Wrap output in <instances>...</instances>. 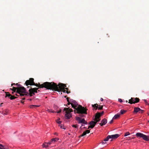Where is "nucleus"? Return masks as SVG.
<instances>
[{
    "label": "nucleus",
    "mask_w": 149,
    "mask_h": 149,
    "mask_svg": "<svg viewBox=\"0 0 149 149\" xmlns=\"http://www.w3.org/2000/svg\"><path fill=\"white\" fill-rule=\"evenodd\" d=\"M18 94L17 93H16V94H15V95H16L17 96H20L19 94L18 95Z\"/></svg>",
    "instance_id": "obj_46"
},
{
    "label": "nucleus",
    "mask_w": 149,
    "mask_h": 149,
    "mask_svg": "<svg viewBox=\"0 0 149 149\" xmlns=\"http://www.w3.org/2000/svg\"><path fill=\"white\" fill-rule=\"evenodd\" d=\"M72 126L73 127H74L75 128H77V124L75 125H72Z\"/></svg>",
    "instance_id": "obj_33"
},
{
    "label": "nucleus",
    "mask_w": 149,
    "mask_h": 149,
    "mask_svg": "<svg viewBox=\"0 0 149 149\" xmlns=\"http://www.w3.org/2000/svg\"><path fill=\"white\" fill-rule=\"evenodd\" d=\"M3 103H1V104H0V106H2V104H3Z\"/></svg>",
    "instance_id": "obj_53"
},
{
    "label": "nucleus",
    "mask_w": 149,
    "mask_h": 149,
    "mask_svg": "<svg viewBox=\"0 0 149 149\" xmlns=\"http://www.w3.org/2000/svg\"><path fill=\"white\" fill-rule=\"evenodd\" d=\"M90 132V130H86L85 131L83 132V134L79 136V138H80L82 136H84L86 134H88Z\"/></svg>",
    "instance_id": "obj_12"
},
{
    "label": "nucleus",
    "mask_w": 149,
    "mask_h": 149,
    "mask_svg": "<svg viewBox=\"0 0 149 149\" xmlns=\"http://www.w3.org/2000/svg\"><path fill=\"white\" fill-rule=\"evenodd\" d=\"M89 128H90V126H88V129H89Z\"/></svg>",
    "instance_id": "obj_54"
},
{
    "label": "nucleus",
    "mask_w": 149,
    "mask_h": 149,
    "mask_svg": "<svg viewBox=\"0 0 149 149\" xmlns=\"http://www.w3.org/2000/svg\"><path fill=\"white\" fill-rule=\"evenodd\" d=\"M76 120L78 121L79 123H83L85 124H87V122L85 121L84 119H81V118L79 117H76Z\"/></svg>",
    "instance_id": "obj_9"
},
{
    "label": "nucleus",
    "mask_w": 149,
    "mask_h": 149,
    "mask_svg": "<svg viewBox=\"0 0 149 149\" xmlns=\"http://www.w3.org/2000/svg\"><path fill=\"white\" fill-rule=\"evenodd\" d=\"M57 139V138L53 139L51 140V142H52V143H54L56 141Z\"/></svg>",
    "instance_id": "obj_28"
},
{
    "label": "nucleus",
    "mask_w": 149,
    "mask_h": 149,
    "mask_svg": "<svg viewBox=\"0 0 149 149\" xmlns=\"http://www.w3.org/2000/svg\"><path fill=\"white\" fill-rule=\"evenodd\" d=\"M143 112V111H141V113H142Z\"/></svg>",
    "instance_id": "obj_55"
},
{
    "label": "nucleus",
    "mask_w": 149,
    "mask_h": 149,
    "mask_svg": "<svg viewBox=\"0 0 149 149\" xmlns=\"http://www.w3.org/2000/svg\"><path fill=\"white\" fill-rule=\"evenodd\" d=\"M119 136V135L118 134L110 135L111 139H115L118 137Z\"/></svg>",
    "instance_id": "obj_13"
},
{
    "label": "nucleus",
    "mask_w": 149,
    "mask_h": 149,
    "mask_svg": "<svg viewBox=\"0 0 149 149\" xmlns=\"http://www.w3.org/2000/svg\"><path fill=\"white\" fill-rule=\"evenodd\" d=\"M16 98H17V97H15L14 96L12 95H11L10 97H9V98H10L11 100L14 99Z\"/></svg>",
    "instance_id": "obj_27"
},
{
    "label": "nucleus",
    "mask_w": 149,
    "mask_h": 149,
    "mask_svg": "<svg viewBox=\"0 0 149 149\" xmlns=\"http://www.w3.org/2000/svg\"><path fill=\"white\" fill-rule=\"evenodd\" d=\"M102 144L104 145V144L106 143V142H102Z\"/></svg>",
    "instance_id": "obj_50"
},
{
    "label": "nucleus",
    "mask_w": 149,
    "mask_h": 149,
    "mask_svg": "<svg viewBox=\"0 0 149 149\" xmlns=\"http://www.w3.org/2000/svg\"><path fill=\"white\" fill-rule=\"evenodd\" d=\"M66 97V96H65V97Z\"/></svg>",
    "instance_id": "obj_60"
},
{
    "label": "nucleus",
    "mask_w": 149,
    "mask_h": 149,
    "mask_svg": "<svg viewBox=\"0 0 149 149\" xmlns=\"http://www.w3.org/2000/svg\"><path fill=\"white\" fill-rule=\"evenodd\" d=\"M69 98H70L68 97L67 98V99H67V101L68 102H69Z\"/></svg>",
    "instance_id": "obj_45"
},
{
    "label": "nucleus",
    "mask_w": 149,
    "mask_h": 149,
    "mask_svg": "<svg viewBox=\"0 0 149 149\" xmlns=\"http://www.w3.org/2000/svg\"><path fill=\"white\" fill-rule=\"evenodd\" d=\"M60 127L61 129H65V128H64V126L63 125H60Z\"/></svg>",
    "instance_id": "obj_34"
},
{
    "label": "nucleus",
    "mask_w": 149,
    "mask_h": 149,
    "mask_svg": "<svg viewBox=\"0 0 149 149\" xmlns=\"http://www.w3.org/2000/svg\"><path fill=\"white\" fill-rule=\"evenodd\" d=\"M61 112V110L60 109L59 111L57 112V113H59Z\"/></svg>",
    "instance_id": "obj_43"
},
{
    "label": "nucleus",
    "mask_w": 149,
    "mask_h": 149,
    "mask_svg": "<svg viewBox=\"0 0 149 149\" xmlns=\"http://www.w3.org/2000/svg\"><path fill=\"white\" fill-rule=\"evenodd\" d=\"M75 112H76V110H74V112L75 113Z\"/></svg>",
    "instance_id": "obj_58"
},
{
    "label": "nucleus",
    "mask_w": 149,
    "mask_h": 149,
    "mask_svg": "<svg viewBox=\"0 0 149 149\" xmlns=\"http://www.w3.org/2000/svg\"><path fill=\"white\" fill-rule=\"evenodd\" d=\"M126 102H127V101L126 100Z\"/></svg>",
    "instance_id": "obj_59"
},
{
    "label": "nucleus",
    "mask_w": 149,
    "mask_h": 149,
    "mask_svg": "<svg viewBox=\"0 0 149 149\" xmlns=\"http://www.w3.org/2000/svg\"><path fill=\"white\" fill-rule=\"evenodd\" d=\"M100 100L101 101H102L103 100V99L102 98H101Z\"/></svg>",
    "instance_id": "obj_48"
},
{
    "label": "nucleus",
    "mask_w": 149,
    "mask_h": 149,
    "mask_svg": "<svg viewBox=\"0 0 149 149\" xmlns=\"http://www.w3.org/2000/svg\"><path fill=\"white\" fill-rule=\"evenodd\" d=\"M6 93V95L5 96L6 97H8V98H9V97H10L11 95L10 94L9 92H7V93Z\"/></svg>",
    "instance_id": "obj_25"
},
{
    "label": "nucleus",
    "mask_w": 149,
    "mask_h": 149,
    "mask_svg": "<svg viewBox=\"0 0 149 149\" xmlns=\"http://www.w3.org/2000/svg\"><path fill=\"white\" fill-rule=\"evenodd\" d=\"M38 88H31V90L33 91V92L36 93H37L38 92V91H39V90H38Z\"/></svg>",
    "instance_id": "obj_19"
},
{
    "label": "nucleus",
    "mask_w": 149,
    "mask_h": 149,
    "mask_svg": "<svg viewBox=\"0 0 149 149\" xmlns=\"http://www.w3.org/2000/svg\"><path fill=\"white\" fill-rule=\"evenodd\" d=\"M89 124L90 125V128L92 129L95 127V125L96 124V122H94V121H91L89 123Z\"/></svg>",
    "instance_id": "obj_11"
},
{
    "label": "nucleus",
    "mask_w": 149,
    "mask_h": 149,
    "mask_svg": "<svg viewBox=\"0 0 149 149\" xmlns=\"http://www.w3.org/2000/svg\"><path fill=\"white\" fill-rule=\"evenodd\" d=\"M18 87H13V88L11 89L14 92H16L17 90H18Z\"/></svg>",
    "instance_id": "obj_20"
},
{
    "label": "nucleus",
    "mask_w": 149,
    "mask_h": 149,
    "mask_svg": "<svg viewBox=\"0 0 149 149\" xmlns=\"http://www.w3.org/2000/svg\"><path fill=\"white\" fill-rule=\"evenodd\" d=\"M42 146L43 148H47L49 146V145L47 144V143H45L42 144Z\"/></svg>",
    "instance_id": "obj_23"
},
{
    "label": "nucleus",
    "mask_w": 149,
    "mask_h": 149,
    "mask_svg": "<svg viewBox=\"0 0 149 149\" xmlns=\"http://www.w3.org/2000/svg\"><path fill=\"white\" fill-rule=\"evenodd\" d=\"M21 102L23 104L24 103V101L23 102L22 101H21Z\"/></svg>",
    "instance_id": "obj_52"
},
{
    "label": "nucleus",
    "mask_w": 149,
    "mask_h": 149,
    "mask_svg": "<svg viewBox=\"0 0 149 149\" xmlns=\"http://www.w3.org/2000/svg\"><path fill=\"white\" fill-rule=\"evenodd\" d=\"M113 122V120H111V121L109 122V123L111 124Z\"/></svg>",
    "instance_id": "obj_44"
},
{
    "label": "nucleus",
    "mask_w": 149,
    "mask_h": 149,
    "mask_svg": "<svg viewBox=\"0 0 149 149\" xmlns=\"http://www.w3.org/2000/svg\"><path fill=\"white\" fill-rule=\"evenodd\" d=\"M139 99L138 98L131 97V99L129 100L128 103L132 104L139 102Z\"/></svg>",
    "instance_id": "obj_7"
},
{
    "label": "nucleus",
    "mask_w": 149,
    "mask_h": 149,
    "mask_svg": "<svg viewBox=\"0 0 149 149\" xmlns=\"http://www.w3.org/2000/svg\"><path fill=\"white\" fill-rule=\"evenodd\" d=\"M0 149H8V148H4V146L2 144H0Z\"/></svg>",
    "instance_id": "obj_31"
},
{
    "label": "nucleus",
    "mask_w": 149,
    "mask_h": 149,
    "mask_svg": "<svg viewBox=\"0 0 149 149\" xmlns=\"http://www.w3.org/2000/svg\"><path fill=\"white\" fill-rule=\"evenodd\" d=\"M104 113V112L103 111H102L101 113H100V116H102L103 115Z\"/></svg>",
    "instance_id": "obj_40"
},
{
    "label": "nucleus",
    "mask_w": 149,
    "mask_h": 149,
    "mask_svg": "<svg viewBox=\"0 0 149 149\" xmlns=\"http://www.w3.org/2000/svg\"><path fill=\"white\" fill-rule=\"evenodd\" d=\"M60 118H58L56 121V122H57V123L59 124H60L61 123V121H60Z\"/></svg>",
    "instance_id": "obj_30"
},
{
    "label": "nucleus",
    "mask_w": 149,
    "mask_h": 149,
    "mask_svg": "<svg viewBox=\"0 0 149 149\" xmlns=\"http://www.w3.org/2000/svg\"><path fill=\"white\" fill-rule=\"evenodd\" d=\"M16 85V84L15 83H13V84H11V86H13V85Z\"/></svg>",
    "instance_id": "obj_49"
},
{
    "label": "nucleus",
    "mask_w": 149,
    "mask_h": 149,
    "mask_svg": "<svg viewBox=\"0 0 149 149\" xmlns=\"http://www.w3.org/2000/svg\"><path fill=\"white\" fill-rule=\"evenodd\" d=\"M37 87H38L39 88H45L47 89L52 90L56 91H58L59 89H58L57 86L56 85V84L54 82H46L42 84H40L39 83L35 84H33Z\"/></svg>",
    "instance_id": "obj_2"
},
{
    "label": "nucleus",
    "mask_w": 149,
    "mask_h": 149,
    "mask_svg": "<svg viewBox=\"0 0 149 149\" xmlns=\"http://www.w3.org/2000/svg\"><path fill=\"white\" fill-rule=\"evenodd\" d=\"M107 123V120L106 118H104L101 120V122L99 124L101 126H102L105 125Z\"/></svg>",
    "instance_id": "obj_10"
},
{
    "label": "nucleus",
    "mask_w": 149,
    "mask_h": 149,
    "mask_svg": "<svg viewBox=\"0 0 149 149\" xmlns=\"http://www.w3.org/2000/svg\"><path fill=\"white\" fill-rule=\"evenodd\" d=\"M39 106H39V105H31L30 106V107L31 108H35L36 107H39Z\"/></svg>",
    "instance_id": "obj_24"
},
{
    "label": "nucleus",
    "mask_w": 149,
    "mask_h": 149,
    "mask_svg": "<svg viewBox=\"0 0 149 149\" xmlns=\"http://www.w3.org/2000/svg\"><path fill=\"white\" fill-rule=\"evenodd\" d=\"M16 85L18 86V87L21 86V85L19 84H18L17 83L16 84Z\"/></svg>",
    "instance_id": "obj_37"
},
{
    "label": "nucleus",
    "mask_w": 149,
    "mask_h": 149,
    "mask_svg": "<svg viewBox=\"0 0 149 149\" xmlns=\"http://www.w3.org/2000/svg\"><path fill=\"white\" fill-rule=\"evenodd\" d=\"M93 107V110H96L98 108V105L97 104H95L94 105H92Z\"/></svg>",
    "instance_id": "obj_16"
},
{
    "label": "nucleus",
    "mask_w": 149,
    "mask_h": 149,
    "mask_svg": "<svg viewBox=\"0 0 149 149\" xmlns=\"http://www.w3.org/2000/svg\"><path fill=\"white\" fill-rule=\"evenodd\" d=\"M118 101L120 102H123L122 100L121 99H118Z\"/></svg>",
    "instance_id": "obj_39"
},
{
    "label": "nucleus",
    "mask_w": 149,
    "mask_h": 149,
    "mask_svg": "<svg viewBox=\"0 0 149 149\" xmlns=\"http://www.w3.org/2000/svg\"><path fill=\"white\" fill-rule=\"evenodd\" d=\"M94 121H94V122H96V123L97 122H98V121H97V119L96 118H94L93 120Z\"/></svg>",
    "instance_id": "obj_38"
},
{
    "label": "nucleus",
    "mask_w": 149,
    "mask_h": 149,
    "mask_svg": "<svg viewBox=\"0 0 149 149\" xmlns=\"http://www.w3.org/2000/svg\"><path fill=\"white\" fill-rule=\"evenodd\" d=\"M12 93L13 94V92H12Z\"/></svg>",
    "instance_id": "obj_61"
},
{
    "label": "nucleus",
    "mask_w": 149,
    "mask_h": 149,
    "mask_svg": "<svg viewBox=\"0 0 149 149\" xmlns=\"http://www.w3.org/2000/svg\"><path fill=\"white\" fill-rule=\"evenodd\" d=\"M102 109H103V106H100V107H99L98 108V109L99 110H102Z\"/></svg>",
    "instance_id": "obj_35"
},
{
    "label": "nucleus",
    "mask_w": 149,
    "mask_h": 149,
    "mask_svg": "<svg viewBox=\"0 0 149 149\" xmlns=\"http://www.w3.org/2000/svg\"><path fill=\"white\" fill-rule=\"evenodd\" d=\"M56 85L57 86L58 89H59L60 91L58 92L63 91V92H65L66 91V93L68 94L70 93V91H68L69 89L68 88H65L66 87L65 84L62 83H59L58 85L56 84Z\"/></svg>",
    "instance_id": "obj_4"
},
{
    "label": "nucleus",
    "mask_w": 149,
    "mask_h": 149,
    "mask_svg": "<svg viewBox=\"0 0 149 149\" xmlns=\"http://www.w3.org/2000/svg\"><path fill=\"white\" fill-rule=\"evenodd\" d=\"M71 104L72 107L76 109L77 113L79 114V116L81 117H84L85 116L84 114H87V111L88 110L86 108L82 107L81 105H78L77 102L73 100H70Z\"/></svg>",
    "instance_id": "obj_1"
},
{
    "label": "nucleus",
    "mask_w": 149,
    "mask_h": 149,
    "mask_svg": "<svg viewBox=\"0 0 149 149\" xmlns=\"http://www.w3.org/2000/svg\"><path fill=\"white\" fill-rule=\"evenodd\" d=\"M71 102H68V104L70 105V104H71Z\"/></svg>",
    "instance_id": "obj_47"
},
{
    "label": "nucleus",
    "mask_w": 149,
    "mask_h": 149,
    "mask_svg": "<svg viewBox=\"0 0 149 149\" xmlns=\"http://www.w3.org/2000/svg\"><path fill=\"white\" fill-rule=\"evenodd\" d=\"M16 93L18 94L21 97L22 96L27 95L29 94V93L26 91V88L22 86L18 87V90H17Z\"/></svg>",
    "instance_id": "obj_3"
},
{
    "label": "nucleus",
    "mask_w": 149,
    "mask_h": 149,
    "mask_svg": "<svg viewBox=\"0 0 149 149\" xmlns=\"http://www.w3.org/2000/svg\"><path fill=\"white\" fill-rule=\"evenodd\" d=\"M144 101L145 102V103L146 104H147V105H148L149 104L147 102V101L146 100H144Z\"/></svg>",
    "instance_id": "obj_36"
},
{
    "label": "nucleus",
    "mask_w": 149,
    "mask_h": 149,
    "mask_svg": "<svg viewBox=\"0 0 149 149\" xmlns=\"http://www.w3.org/2000/svg\"><path fill=\"white\" fill-rule=\"evenodd\" d=\"M109 139H111L110 135H108L107 136V137H106V138L105 139H104V141H108Z\"/></svg>",
    "instance_id": "obj_21"
},
{
    "label": "nucleus",
    "mask_w": 149,
    "mask_h": 149,
    "mask_svg": "<svg viewBox=\"0 0 149 149\" xmlns=\"http://www.w3.org/2000/svg\"><path fill=\"white\" fill-rule=\"evenodd\" d=\"M64 111H66V114L65 116L66 119H68L72 117V114L71 113L73 111L72 109H69V108H65L64 109Z\"/></svg>",
    "instance_id": "obj_5"
},
{
    "label": "nucleus",
    "mask_w": 149,
    "mask_h": 149,
    "mask_svg": "<svg viewBox=\"0 0 149 149\" xmlns=\"http://www.w3.org/2000/svg\"><path fill=\"white\" fill-rule=\"evenodd\" d=\"M97 121L98 122L100 121L101 120L100 118H97Z\"/></svg>",
    "instance_id": "obj_42"
},
{
    "label": "nucleus",
    "mask_w": 149,
    "mask_h": 149,
    "mask_svg": "<svg viewBox=\"0 0 149 149\" xmlns=\"http://www.w3.org/2000/svg\"><path fill=\"white\" fill-rule=\"evenodd\" d=\"M120 114L119 113H117L115 115L113 118V119H116L119 118L120 116Z\"/></svg>",
    "instance_id": "obj_18"
},
{
    "label": "nucleus",
    "mask_w": 149,
    "mask_h": 149,
    "mask_svg": "<svg viewBox=\"0 0 149 149\" xmlns=\"http://www.w3.org/2000/svg\"><path fill=\"white\" fill-rule=\"evenodd\" d=\"M29 95L30 96H32L33 95L35 94V93L33 92V91L31 90V88L29 89Z\"/></svg>",
    "instance_id": "obj_15"
},
{
    "label": "nucleus",
    "mask_w": 149,
    "mask_h": 149,
    "mask_svg": "<svg viewBox=\"0 0 149 149\" xmlns=\"http://www.w3.org/2000/svg\"><path fill=\"white\" fill-rule=\"evenodd\" d=\"M5 113H2L3 115H6L8 113L9 110L8 109H6L5 110Z\"/></svg>",
    "instance_id": "obj_22"
},
{
    "label": "nucleus",
    "mask_w": 149,
    "mask_h": 149,
    "mask_svg": "<svg viewBox=\"0 0 149 149\" xmlns=\"http://www.w3.org/2000/svg\"><path fill=\"white\" fill-rule=\"evenodd\" d=\"M139 111H143V110H141L139 107H135L134 108V112L137 113Z\"/></svg>",
    "instance_id": "obj_14"
},
{
    "label": "nucleus",
    "mask_w": 149,
    "mask_h": 149,
    "mask_svg": "<svg viewBox=\"0 0 149 149\" xmlns=\"http://www.w3.org/2000/svg\"><path fill=\"white\" fill-rule=\"evenodd\" d=\"M25 99V97H24L22 99V100H24Z\"/></svg>",
    "instance_id": "obj_51"
},
{
    "label": "nucleus",
    "mask_w": 149,
    "mask_h": 149,
    "mask_svg": "<svg viewBox=\"0 0 149 149\" xmlns=\"http://www.w3.org/2000/svg\"><path fill=\"white\" fill-rule=\"evenodd\" d=\"M130 133L129 132H126L125 133L124 136H127L130 134Z\"/></svg>",
    "instance_id": "obj_32"
},
{
    "label": "nucleus",
    "mask_w": 149,
    "mask_h": 149,
    "mask_svg": "<svg viewBox=\"0 0 149 149\" xmlns=\"http://www.w3.org/2000/svg\"><path fill=\"white\" fill-rule=\"evenodd\" d=\"M100 116H100V113L97 112L95 114V118H94L97 119V118H100Z\"/></svg>",
    "instance_id": "obj_17"
},
{
    "label": "nucleus",
    "mask_w": 149,
    "mask_h": 149,
    "mask_svg": "<svg viewBox=\"0 0 149 149\" xmlns=\"http://www.w3.org/2000/svg\"><path fill=\"white\" fill-rule=\"evenodd\" d=\"M148 122H149V121Z\"/></svg>",
    "instance_id": "obj_62"
},
{
    "label": "nucleus",
    "mask_w": 149,
    "mask_h": 149,
    "mask_svg": "<svg viewBox=\"0 0 149 149\" xmlns=\"http://www.w3.org/2000/svg\"><path fill=\"white\" fill-rule=\"evenodd\" d=\"M83 126V125H81V127L80 128H81V126Z\"/></svg>",
    "instance_id": "obj_57"
},
{
    "label": "nucleus",
    "mask_w": 149,
    "mask_h": 149,
    "mask_svg": "<svg viewBox=\"0 0 149 149\" xmlns=\"http://www.w3.org/2000/svg\"><path fill=\"white\" fill-rule=\"evenodd\" d=\"M52 143V142H51V141L50 142H49L48 143H47V144H48V145H49L51 144V143Z\"/></svg>",
    "instance_id": "obj_41"
},
{
    "label": "nucleus",
    "mask_w": 149,
    "mask_h": 149,
    "mask_svg": "<svg viewBox=\"0 0 149 149\" xmlns=\"http://www.w3.org/2000/svg\"><path fill=\"white\" fill-rule=\"evenodd\" d=\"M25 84L27 86L29 85H33V84H34V79L33 78H30L29 80H27L26 81Z\"/></svg>",
    "instance_id": "obj_8"
},
{
    "label": "nucleus",
    "mask_w": 149,
    "mask_h": 149,
    "mask_svg": "<svg viewBox=\"0 0 149 149\" xmlns=\"http://www.w3.org/2000/svg\"><path fill=\"white\" fill-rule=\"evenodd\" d=\"M47 111H48L49 112H52L53 113H56L54 111H52V109H48Z\"/></svg>",
    "instance_id": "obj_29"
},
{
    "label": "nucleus",
    "mask_w": 149,
    "mask_h": 149,
    "mask_svg": "<svg viewBox=\"0 0 149 149\" xmlns=\"http://www.w3.org/2000/svg\"><path fill=\"white\" fill-rule=\"evenodd\" d=\"M32 100V99H29V100H30V101H31V100Z\"/></svg>",
    "instance_id": "obj_56"
},
{
    "label": "nucleus",
    "mask_w": 149,
    "mask_h": 149,
    "mask_svg": "<svg viewBox=\"0 0 149 149\" xmlns=\"http://www.w3.org/2000/svg\"><path fill=\"white\" fill-rule=\"evenodd\" d=\"M136 136L138 138H142L144 140L146 141H148L149 140L148 137L142 133L138 132L136 134Z\"/></svg>",
    "instance_id": "obj_6"
},
{
    "label": "nucleus",
    "mask_w": 149,
    "mask_h": 149,
    "mask_svg": "<svg viewBox=\"0 0 149 149\" xmlns=\"http://www.w3.org/2000/svg\"><path fill=\"white\" fill-rule=\"evenodd\" d=\"M126 112V111L123 110L122 109L120 110V113L121 114H123L125 113Z\"/></svg>",
    "instance_id": "obj_26"
}]
</instances>
